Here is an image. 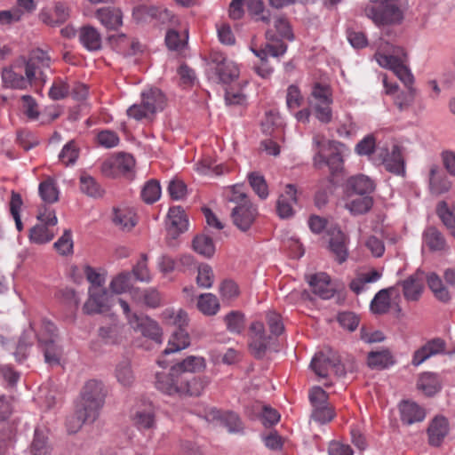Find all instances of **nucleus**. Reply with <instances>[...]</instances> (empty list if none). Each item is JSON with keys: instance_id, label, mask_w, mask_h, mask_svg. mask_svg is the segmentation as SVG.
<instances>
[{"instance_id": "f257e3e1", "label": "nucleus", "mask_w": 455, "mask_h": 455, "mask_svg": "<svg viewBox=\"0 0 455 455\" xmlns=\"http://www.w3.org/2000/svg\"><path fill=\"white\" fill-rule=\"evenodd\" d=\"M51 59L41 49L31 52L29 58L23 66L16 64L4 68L2 71V80L4 87L15 90H24L32 85L34 81L46 83L45 71L50 68Z\"/></svg>"}, {"instance_id": "f03ea898", "label": "nucleus", "mask_w": 455, "mask_h": 455, "mask_svg": "<svg viewBox=\"0 0 455 455\" xmlns=\"http://www.w3.org/2000/svg\"><path fill=\"white\" fill-rule=\"evenodd\" d=\"M363 13L378 27L399 24L403 19L399 0H369Z\"/></svg>"}, {"instance_id": "7ed1b4c3", "label": "nucleus", "mask_w": 455, "mask_h": 455, "mask_svg": "<svg viewBox=\"0 0 455 455\" xmlns=\"http://www.w3.org/2000/svg\"><path fill=\"white\" fill-rule=\"evenodd\" d=\"M313 142L319 148L313 158V164L316 169H322L327 165L332 175L342 170L345 149L343 143L336 140L321 142L317 138H314Z\"/></svg>"}, {"instance_id": "20e7f679", "label": "nucleus", "mask_w": 455, "mask_h": 455, "mask_svg": "<svg viewBox=\"0 0 455 455\" xmlns=\"http://www.w3.org/2000/svg\"><path fill=\"white\" fill-rule=\"evenodd\" d=\"M107 393L108 391L101 381L91 379L84 386L77 405L87 411L90 418L98 419L105 403Z\"/></svg>"}, {"instance_id": "39448f33", "label": "nucleus", "mask_w": 455, "mask_h": 455, "mask_svg": "<svg viewBox=\"0 0 455 455\" xmlns=\"http://www.w3.org/2000/svg\"><path fill=\"white\" fill-rule=\"evenodd\" d=\"M188 219L180 206H173L169 209L166 221V239L169 246L176 245V239L188 229Z\"/></svg>"}, {"instance_id": "423d86ee", "label": "nucleus", "mask_w": 455, "mask_h": 455, "mask_svg": "<svg viewBox=\"0 0 455 455\" xmlns=\"http://www.w3.org/2000/svg\"><path fill=\"white\" fill-rule=\"evenodd\" d=\"M375 59L379 66L391 69L407 88L412 87L414 77L400 58L391 54L377 52Z\"/></svg>"}, {"instance_id": "0eeeda50", "label": "nucleus", "mask_w": 455, "mask_h": 455, "mask_svg": "<svg viewBox=\"0 0 455 455\" xmlns=\"http://www.w3.org/2000/svg\"><path fill=\"white\" fill-rule=\"evenodd\" d=\"M377 164H383L386 171L395 174L404 176L405 161L401 148L394 145L391 152L386 148H380L378 152Z\"/></svg>"}, {"instance_id": "6e6552de", "label": "nucleus", "mask_w": 455, "mask_h": 455, "mask_svg": "<svg viewBox=\"0 0 455 455\" xmlns=\"http://www.w3.org/2000/svg\"><path fill=\"white\" fill-rule=\"evenodd\" d=\"M132 18L136 22H148L155 20L164 24L172 21L173 14L163 6L138 4L132 10Z\"/></svg>"}, {"instance_id": "1a4fd4ad", "label": "nucleus", "mask_w": 455, "mask_h": 455, "mask_svg": "<svg viewBox=\"0 0 455 455\" xmlns=\"http://www.w3.org/2000/svg\"><path fill=\"white\" fill-rule=\"evenodd\" d=\"M272 337L266 335L262 323L254 322L250 326L249 349L253 356L261 359L270 346Z\"/></svg>"}, {"instance_id": "9d476101", "label": "nucleus", "mask_w": 455, "mask_h": 455, "mask_svg": "<svg viewBox=\"0 0 455 455\" xmlns=\"http://www.w3.org/2000/svg\"><path fill=\"white\" fill-rule=\"evenodd\" d=\"M88 293L89 298L83 308L84 313L88 315L100 314L110 308L113 297L105 288L97 290V287H90Z\"/></svg>"}, {"instance_id": "9b49d317", "label": "nucleus", "mask_w": 455, "mask_h": 455, "mask_svg": "<svg viewBox=\"0 0 455 455\" xmlns=\"http://www.w3.org/2000/svg\"><path fill=\"white\" fill-rule=\"evenodd\" d=\"M129 324L133 330L140 332L143 336L151 339L156 343L162 342V330L158 323L146 315L133 314L129 318Z\"/></svg>"}, {"instance_id": "f8f14e48", "label": "nucleus", "mask_w": 455, "mask_h": 455, "mask_svg": "<svg viewBox=\"0 0 455 455\" xmlns=\"http://www.w3.org/2000/svg\"><path fill=\"white\" fill-rule=\"evenodd\" d=\"M211 59L212 62L215 64V73L220 82L230 84L238 78L239 68L234 61L218 52L212 53Z\"/></svg>"}, {"instance_id": "ddd939ff", "label": "nucleus", "mask_w": 455, "mask_h": 455, "mask_svg": "<svg viewBox=\"0 0 455 455\" xmlns=\"http://www.w3.org/2000/svg\"><path fill=\"white\" fill-rule=\"evenodd\" d=\"M257 215V209L251 203L235 205L231 211V219L234 225L243 232L250 229Z\"/></svg>"}, {"instance_id": "4468645a", "label": "nucleus", "mask_w": 455, "mask_h": 455, "mask_svg": "<svg viewBox=\"0 0 455 455\" xmlns=\"http://www.w3.org/2000/svg\"><path fill=\"white\" fill-rule=\"evenodd\" d=\"M445 347L446 343L443 339H433L414 352L411 363L419 366L431 356L444 353Z\"/></svg>"}, {"instance_id": "2eb2a0df", "label": "nucleus", "mask_w": 455, "mask_h": 455, "mask_svg": "<svg viewBox=\"0 0 455 455\" xmlns=\"http://www.w3.org/2000/svg\"><path fill=\"white\" fill-rule=\"evenodd\" d=\"M297 189L294 185L288 184L284 194L276 202V212L281 219H290L294 215L293 205L297 204Z\"/></svg>"}, {"instance_id": "dca6fc26", "label": "nucleus", "mask_w": 455, "mask_h": 455, "mask_svg": "<svg viewBox=\"0 0 455 455\" xmlns=\"http://www.w3.org/2000/svg\"><path fill=\"white\" fill-rule=\"evenodd\" d=\"M423 279V273L416 272L405 280L398 283V284L402 285L403 294L406 300L417 301L419 299L424 288Z\"/></svg>"}, {"instance_id": "f3484780", "label": "nucleus", "mask_w": 455, "mask_h": 455, "mask_svg": "<svg viewBox=\"0 0 455 455\" xmlns=\"http://www.w3.org/2000/svg\"><path fill=\"white\" fill-rule=\"evenodd\" d=\"M428 183L430 193L435 196L447 193L451 188V182L446 173L437 165L431 166Z\"/></svg>"}, {"instance_id": "a211bd4d", "label": "nucleus", "mask_w": 455, "mask_h": 455, "mask_svg": "<svg viewBox=\"0 0 455 455\" xmlns=\"http://www.w3.org/2000/svg\"><path fill=\"white\" fill-rule=\"evenodd\" d=\"M328 234L330 235L329 248L335 255L339 263H343L347 258V236L338 228H331Z\"/></svg>"}, {"instance_id": "6ab92c4d", "label": "nucleus", "mask_w": 455, "mask_h": 455, "mask_svg": "<svg viewBox=\"0 0 455 455\" xmlns=\"http://www.w3.org/2000/svg\"><path fill=\"white\" fill-rule=\"evenodd\" d=\"M209 381L206 378L180 375L179 395L198 396Z\"/></svg>"}, {"instance_id": "aec40b11", "label": "nucleus", "mask_w": 455, "mask_h": 455, "mask_svg": "<svg viewBox=\"0 0 455 455\" xmlns=\"http://www.w3.org/2000/svg\"><path fill=\"white\" fill-rule=\"evenodd\" d=\"M308 283L312 291L323 299L333 297L335 290L331 284V280L325 273H318L309 277Z\"/></svg>"}, {"instance_id": "412c9836", "label": "nucleus", "mask_w": 455, "mask_h": 455, "mask_svg": "<svg viewBox=\"0 0 455 455\" xmlns=\"http://www.w3.org/2000/svg\"><path fill=\"white\" fill-rule=\"evenodd\" d=\"M449 433V424L444 417L437 416L430 423L427 428L428 443L432 446L438 447Z\"/></svg>"}, {"instance_id": "4be33fe9", "label": "nucleus", "mask_w": 455, "mask_h": 455, "mask_svg": "<svg viewBox=\"0 0 455 455\" xmlns=\"http://www.w3.org/2000/svg\"><path fill=\"white\" fill-rule=\"evenodd\" d=\"M96 17L108 29H117L123 25V12L116 7H103L96 12Z\"/></svg>"}, {"instance_id": "5701e85b", "label": "nucleus", "mask_w": 455, "mask_h": 455, "mask_svg": "<svg viewBox=\"0 0 455 455\" xmlns=\"http://www.w3.org/2000/svg\"><path fill=\"white\" fill-rule=\"evenodd\" d=\"M141 101L147 111L154 115L159 110H163L165 105V96L157 88H149L141 92Z\"/></svg>"}, {"instance_id": "b1692460", "label": "nucleus", "mask_w": 455, "mask_h": 455, "mask_svg": "<svg viewBox=\"0 0 455 455\" xmlns=\"http://www.w3.org/2000/svg\"><path fill=\"white\" fill-rule=\"evenodd\" d=\"M79 42L89 52H95L101 49V36L92 26L80 28L78 33Z\"/></svg>"}, {"instance_id": "393cba45", "label": "nucleus", "mask_w": 455, "mask_h": 455, "mask_svg": "<svg viewBox=\"0 0 455 455\" xmlns=\"http://www.w3.org/2000/svg\"><path fill=\"white\" fill-rule=\"evenodd\" d=\"M180 374L173 373L172 367L168 374L156 373V387L167 395H179Z\"/></svg>"}, {"instance_id": "a878e982", "label": "nucleus", "mask_w": 455, "mask_h": 455, "mask_svg": "<svg viewBox=\"0 0 455 455\" xmlns=\"http://www.w3.org/2000/svg\"><path fill=\"white\" fill-rule=\"evenodd\" d=\"M57 340L46 339L44 335L38 337V344L44 356V361L49 365H58L60 363L62 350L58 346Z\"/></svg>"}, {"instance_id": "bb28decb", "label": "nucleus", "mask_w": 455, "mask_h": 455, "mask_svg": "<svg viewBox=\"0 0 455 455\" xmlns=\"http://www.w3.org/2000/svg\"><path fill=\"white\" fill-rule=\"evenodd\" d=\"M396 291L395 286L379 291L371 302V310L375 315H383L388 312L391 307L390 296Z\"/></svg>"}, {"instance_id": "cd10ccee", "label": "nucleus", "mask_w": 455, "mask_h": 455, "mask_svg": "<svg viewBox=\"0 0 455 455\" xmlns=\"http://www.w3.org/2000/svg\"><path fill=\"white\" fill-rule=\"evenodd\" d=\"M69 15L70 11L66 4L56 3L52 14L44 10L40 12L39 18L44 23L49 26H57L65 22L69 18Z\"/></svg>"}, {"instance_id": "c85d7f7f", "label": "nucleus", "mask_w": 455, "mask_h": 455, "mask_svg": "<svg viewBox=\"0 0 455 455\" xmlns=\"http://www.w3.org/2000/svg\"><path fill=\"white\" fill-rule=\"evenodd\" d=\"M401 420L406 425L422 421L425 411L415 403L403 402L400 404Z\"/></svg>"}, {"instance_id": "c756f323", "label": "nucleus", "mask_w": 455, "mask_h": 455, "mask_svg": "<svg viewBox=\"0 0 455 455\" xmlns=\"http://www.w3.org/2000/svg\"><path fill=\"white\" fill-rule=\"evenodd\" d=\"M190 345V338L186 329H176L172 331L164 355L172 354L187 348Z\"/></svg>"}, {"instance_id": "7c9ffc66", "label": "nucleus", "mask_w": 455, "mask_h": 455, "mask_svg": "<svg viewBox=\"0 0 455 455\" xmlns=\"http://www.w3.org/2000/svg\"><path fill=\"white\" fill-rule=\"evenodd\" d=\"M347 187L359 196H370L375 189V183L368 176L359 174L347 180Z\"/></svg>"}, {"instance_id": "2f4dec72", "label": "nucleus", "mask_w": 455, "mask_h": 455, "mask_svg": "<svg viewBox=\"0 0 455 455\" xmlns=\"http://www.w3.org/2000/svg\"><path fill=\"white\" fill-rule=\"evenodd\" d=\"M205 368V361L203 357L190 355L182 362L172 366L173 373L187 375L188 372L200 371Z\"/></svg>"}, {"instance_id": "473e14b6", "label": "nucleus", "mask_w": 455, "mask_h": 455, "mask_svg": "<svg viewBox=\"0 0 455 455\" xmlns=\"http://www.w3.org/2000/svg\"><path fill=\"white\" fill-rule=\"evenodd\" d=\"M331 90L328 85L315 83L308 97L309 106L332 104Z\"/></svg>"}, {"instance_id": "72a5a7b5", "label": "nucleus", "mask_w": 455, "mask_h": 455, "mask_svg": "<svg viewBox=\"0 0 455 455\" xmlns=\"http://www.w3.org/2000/svg\"><path fill=\"white\" fill-rule=\"evenodd\" d=\"M417 387L427 396L435 395L441 389L438 376L431 372L423 373L418 380Z\"/></svg>"}, {"instance_id": "f704fd0d", "label": "nucleus", "mask_w": 455, "mask_h": 455, "mask_svg": "<svg viewBox=\"0 0 455 455\" xmlns=\"http://www.w3.org/2000/svg\"><path fill=\"white\" fill-rule=\"evenodd\" d=\"M113 221L123 230H131L137 223L136 215L132 209L118 208L114 211Z\"/></svg>"}, {"instance_id": "c9c22d12", "label": "nucleus", "mask_w": 455, "mask_h": 455, "mask_svg": "<svg viewBox=\"0 0 455 455\" xmlns=\"http://www.w3.org/2000/svg\"><path fill=\"white\" fill-rule=\"evenodd\" d=\"M368 365L374 369H384L393 365L395 361L388 349L371 351L367 357Z\"/></svg>"}, {"instance_id": "e433bc0d", "label": "nucleus", "mask_w": 455, "mask_h": 455, "mask_svg": "<svg viewBox=\"0 0 455 455\" xmlns=\"http://www.w3.org/2000/svg\"><path fill=\"white\" fill-rule=\"evenodd\" d=\"M52 448L48 441V436L44 430L36 428L35 430L34 439L30 445V451L33 455H49Z\"/></svg>"}, {"instance_id": "4c0bfd02", "label": "nucleus", "mask_w": 455, "mask_h": 455, "mask_svg": "<svg viewBox=\"0 0 455 455\" xmlns=\"http://www.w3.org/2000/svg\"><path fill=\"white\" fill-rule=\"evenodd\" d=\"M115 375L117 381L124 387L131 386L135 379L131 362L128 359H123L116 364Z\"/></svg>"}, {"instance_id": "58836bf2", "label": "nucleus", "mask_w": 455, "mask_h": 455, "mask_svg": "<svg viewBox=\"0 0 455 455\" xmlns=\"http://www.w3.org/2000/svg\"><path fill=\"white\" fill-rule=\"evenodd\" d=\"M373 205V199L371 196H360L351 199L346 204L347 209L353 215H362L367 213Z\"/></svg>"}, {"instance_id": "ea45409f", "label": "nucleus", "mask_w": 455, "mask_h": 455, "mask_svg": "<svg viewBox=\"0 0 455 455\" xmlns=\"http://www.w3.org/2000/svg\"><path fill=\"white\" fill-rule=\"evenodd\" d=\"M96 418H90L88 412L84 411L81 407L76 405V410L74 415L67 419V428L68 433H76L85 422H94Z\"/></svg>"}, {"instance_id": "a19ab883", "label": "nucleus", "mask_w": 455, "mask_h": 455, "mask_svg": "<svg viewBox=\"0 0 455 455\" xmlns=\"http://www.w3.org/2000/svg\"><path fill=\"white\" fill-rule=\"evenodd\" d=\"M80 190L87 196L92 198H100L104 194V190L95 179L87 174H82L80 177Z\"/></svg>"}, {"instance_id": "79ce46f5", "label": "nucleus", "mask_w": 455, "mask_h": 455, "mask_svg": "<svg viewBox=\"0 0 455 455\" xmlns=\"http://www.w3.org/2000/svg\"><path fill=\"white\" fill-rule=\"evenodd\" d=\"M197 307L204 315H214L220 309V303L214 294L204 293L198 298Z\"/></svg>"}, {"instance_id": "37998d69", "label": "nucleus", "mask_w": 455, "mask_h": 455, "mask_svg": "<svg viewBox=\"0 0 455 455\" xmlns=\"http://www.w3.org/2000/svg\"><path fill=\"white\" fill-rule=\"evenodd\" d=\"M427 282L437 299L442 302H448L451 299L448 290L443 286L441 278L435 273L427 275Z\"/></svg>"}, {"instance_id": "c03bdc74", "label": "nucleus", "mask_w": 455, "mask_h": 455, "mask_svg": "<svg viewBox=\"0 0 455 455\" xmlns=\"http://www.w3.org/2000/svg\"><path fill=\"white\" fill-rule=\"evenodd\" d=\"M193 249L205 258H211L215 252V245L212 239L204 234L198 235L194 238Z\"/></svg>"}, {"instance_id": "a18cd8bd", "label": "nucleus", "mask_w": 455, "mask_h": 455, "mask_svg": "<svg viewBox=\"0 0 455 455\" xmlns=\"http://www.w3.org/2000/svg\"><path fill=\"white\" fill-rule=\"evenodd\" d=\"M424 243L432 251H440L444 248L445 240L441 232L435 227L427 228L423 234Z\"/></svg>"}, {"instance_id": "49530a36", "label": "nucleus", "mask_w": 455, "mask_h": 455, "mask_svg": "<svg viewBox=\"0 0 455 455\" xmlns=\"http://www.w3.org/2000/svg\"><path fill=\"white\" fill-rule=\"evenodd\" d=\"M334 355V351L328 349L326 351H321L315 355L311 363L310 368L312 371L321 378H326L328 376L329 370H331V363L328 360L324 363L317 362L315 364L314 363L316 359L320 358V355H323V357L332 358Z\"/></svg>"}, {"instance_id": "de8ad7c7", "label": "nucleus", "mask_w": 455, "mask_h": 455, "mask_svg": "<svg viewBox=\"0 0 455 455\" xmlns=\"http://www.w3.org/2000/svg\"><path fill=\"white\" fill-rule=\"evenodd\" d=\"M38 192L42 200L47 204H53L59 200V190L52 179L39 184Z\"/></svg>"}, {"instance_id": "09e8293b", "label": "nucleus", "mask_w": 455, "mask_h": 455, "mask_svg": "<svg viewBox=\"0 0 455 455\" xmlns=\"http://www.w3.org/2000/svg\"><path fill=\"white\" fill-rule=\"evenodd\" d=\"M438 216L443 224L450 229L451 235L455 237V207L449 208L445 201L437 204L436 209Z\"/></svg>"}, {"instance_id": "8fccbe9b", "label": "nucleus", "mask_w": 455, "mask_h": 455, "mask_svg": "<svg viewBox=\"0 0 455 455\" xmlns=\"http://www.w3.org/2000/svg\"><path fill=\"white\" fill-rule=\"evenodd\" d=\"M134 424L140 429H151L155 427V413L151 407L138 410L133 416Z\"/></svg>"}, {"instance_id": "3c124183", "label": "nucleus", "mask_w": 455, "mask_h": 455, "mask_svg": "<svg viewBox=\"0 0 455 455\" xmlns=\"http://www.w3.org/2000/svg\"><path fill=\"white\" fill-rule=\"evenodd\" d=\"M164 319L169 325L174 326L176 329H185L188 325V314L181 309L177 311L167 309L164 313Z\"/></svg>"}, {"instance_id": "603ef678", "label": "nucleus", "mask_w": 455, "mask_h": 455, "mask_svg": "<svg viewBox=\"0 0 455 455\" xmlns=\"http://www.w3.org/2000/svg\"><path fill=\"white\" fill-rule=\"evenodd\" d=\"M160 196L161 187L157 180H151L144 185L141 190V198L146 204H154Z\"/></svg>"}, {"instance_id": "864d4df0", "label": "nucleus", "mask_w": 455, "mask_h": 455, "mask_svg": "<svg viewBox=\"0 0 455 455\" xmlns=\"http://www.w3.org/2000/svg\"><path fill=\"white\" fill-rule=\"evenodd\" d=\"M227 329L235 334H240L244 330V315L238 311H232L225 316Z\"/></svg>"}, {"instance_id": "5fc2aeb1", "label": "nucleus", "mask_w": 455, "mask_h": 455, "mask_svg": "<svg viewBox=\"0 0 455 455\" xmlns=\"http://www.w3.org/2000/svg\"><path fill=\"white\" fill-rule=\"evenodd\" d=\"M132 286V274L123 272L114 277L110 283V289L114 293L122 294Z\"/></svg>"}, {"instance_id": "6e6d98bb", "label": "nucleus", "mask_w": 455, "mask_h": 455, "mask_svg": "<svg viewBox=\"0 0 455 455\" xmlns=\"http://www.w3.org/2000/svg\"><path fill=\"white\" fill-rule=\"evenodd\" d=\"M54 236L48 227L43 224H38L30 229L29 238L36 243H45L50 242Z\"/></svg>"}, {"instance_id": "4d7b16f0", "label": "nucleus", "mask_w": 455, "mask_h": 455, "mask_svg": "<svg viewBox=\"0 0 455 455\" xmlns=\"http://www.w3.org/2000/svg\"><path fill=\"white\" fill-rule=\"evenodd\" d=\"M376 150V139L373 134L363 137L355 147V152L360 156L370 157Z\"/></svg>"}, {"instance_id": "13d9d810", "label": "nucleus", "mask_w": 455, "mask_h": 455, "mask_svg": "<svg viewBox=\"0 0 455 455\" xmlns=\"http://www.w3.org/2000/svg\"><path fill=\"white\" fill-rule=\"evenodd\" d=\"M248 180L251 188L259 198L266 199L268 196L267 185L263 176L257 172H251L248 175Z\"/></svg>"}, {"instance_id": "bf43d9fd", "label": "nucleus", "mask_w": 455, "mask_h": 455, "mask_svg": "<svg viewBox=\"0 0 455 455\" xmlns=\"http://www.w3.org/2000/svg\"><path fill=\"white\" fill-rule=\"evenodd\" d=\"M196 283L203 289H208L212 286L214 275L212 267L207 264H201L197 267Z\"/></svg>"}, {"instance_id": "052dcab7", "label": "nucleus", "mask_w": 455, "mask_h": 455, "mask_svg": "<svg viewBox=\"0 0 455 455\" xmlns=\"http://www.w3.org/2000/svg\"><path fill=\"white\" fill-rule=\"evenodd\" d=\"M78 156L79 151L75 141L70 140L63 147L59 155V158L65 165L68 166L74 164L76 162Z\"/></svg>"}, {"instance_id": "680f3d73", "label": "nucleus", "mask_w": 455, "mask_h": 455, "mask_svg": "<svg viewBox=\"0 0 455 455\" xmlns=\"http://www.w3.org/2000/svg\"><path fill=\"white\" fill-rule=\"evenodd\" d=\"M227 197L229 203H233L235 205L251 203L243 189V186L240 184L230 187L228 188Z\"/></svg>"}, {"instance_id": "e2e57ef3", "label": "nucleus", "mask_w": 455, "mask_h": 455, "mask_svg": "<svg viewBox=\"0 0 455 455\" xmlns=\"http://www.w3.org/2000/svg\"><path fill=\"white\" fill-rule=\"evenodd\" d=\"M148 256L142 254L141 259L132 267V276L133 275L137 281L149 283L151 275L147 265Z\"/></svg>"}, {"instance_id": "0e129e2a", "label": "nucleus", "mask_w": 455, "mask_h": 455, "mask_svg": "<svg viewBox=\"0 0 455 455\" xmlns=\"http://www.w3.org/2000/svg\"><path fill=\"white\" fill-rule=\"evenodd\" d=\"M22 199L20 194L12 191V198L10 202V212L12 216L14 219L16 228L18 231H21L23 228V225L20 220V211L22 206Z\"/></svg>"}, {"instance_id": "69168bd1", "label": "nucleus", "mask_w": 455, "mask_h": 455, "mask_svg": "<svg viewBox=\"0 0 455 455\" xmlns=\"http://www.w3.org/2000/svg\"><path fill=\"white\" fill-rule=\"evenodd\" d=\"M55 249L61 255H68L72 253L73 251V240L71 235V231L69 229H66L63 235L58 239L54 243Z\"/></svg>"}, {"instance_id": "338daca9", "label": "nucleus", "mask_w": 455, "mask_h": 455, "mask_svg": "<svg viewBox=\"0 0 455 455\" xmlns=\"http://www.w3.org/2000/svg\"><path fill=\"white\" fill-rule=\"evenodd\" d=\"M69 87L62 79L56 80L49 91V97L53 100H60L68 95Z\"/></svg>"}, {"instance_id": "774afa93", "label": "nucleus", "mask_w": 455, "mask_h": 455, "mask_svg": "<svg viewBox=\"0 0 455 455\" xmlns=\"http://www.w3.org/2000/svg\"><path fill=\"white\" fill-rule=\"evenodd\" d=\"M222 421L229 433H239L243 429V426L239 416L235 412H226L223 415Z\"/></svg>"}]
</instances>
